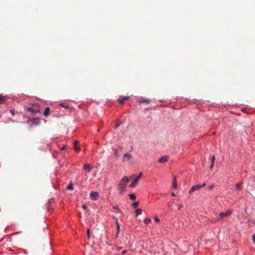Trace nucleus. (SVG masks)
Segmentation results:
<instances>
[{
  "label": "nucleus",
  "mask_w": 255,
  "mask_h": 255,
  "mask_svg": "<svg viewBox=\"0 0 255 255\" xmlns=\"http://www.w3.org/2000/svg\"><path fill=\"white\" fill-rule=\"evenodd\" d=\"M128 182V178L125 176L120 181L119 184L118 190L121 193L125 191L127 183Z\"/></svg>",
  "instance_id": "f257e3e1"
},
{
  "label": "nucleus",
  "mask_w": 255,
  "mask_h": 255,
  "mask_svg": "<svg viewBox=\"0 0 255 255\" xmlns=\"http://www.w3.org/2000/svg\"><path fill=\"white\" fill-rule=\"evenodd\" d=\"M142 175V172H140L138 175L132 181V183L129 185V187L130 188L135 187L137 185L138 181Z\"/></svg>",
  "instance_id": "f03ea898"
},
{
  "label": "nucleus",
  "mask_w": 255,
  "mask_h": 255,
  "mask_svg": "<svg viewBox=\"0 0 255 255\" xmlns=\"http://www.w3.org/2000/svg\"><path fill=\"white\" fill-rule=\"evenodd\" d=\"M206 186V183H204L201 185H196L193 186L189 191V193L191 194L195 191H197L200 190L202 187H205Z\"/></svg>",
  "instance_id": "7ed1b4c3"
},
{
  "label": "nucleus",
  "mask_w": 255,
  "mask_h": 255,
  "mask_svg": "<svg viewBox=\"0 0 255 255\" xmlns=\"http://www.w3.org/2000/svg\"><path fill=\"white\" fill-rule=\"evenodd\" d=\"M99 194L97 192L92 191L90 194V198L93 200H97L99 198Z\"/></svg>",
  "instance_id": "20e7f679"
},
{
  "label": "nucleus",
  "mask_w": 255,
  "mask_h": 255,
  "mask_svg": "<svg viewBox=\"0 0 255 255\" xmlns=\"http://www.w3.org/2000/svg\"><path fill=\"white\" fill-rule=\"evenodd\" d=\"M27 110L33 115H35V114L39 112V109L38 106H37L35 109H34L32 107H28L27 108Z\"/></svg>",
  "instance_id": "39448f33"
},
{
  "label": "nucleus",
  "mask_w": 255,
  "mask_h": 255,
  "mask_svg": "<svg viewBox=\"0 0 255 255\" xmlns=\"http://www.w3.org/2000/svg\"><path fill=\"white\" fill-rule=\"evenodd\" d=\"M131 157H132V156H131V155L130 154H129L128 153H126L124 154V155L123 161H130V160L131 159Z\"/></svg>",
  "instance_id": "423d86ee"
},
{
  "label": "nucleus",
  "mask_w": 255,
  "mask_h": 255,
  "mask_svg": "<svg viewBox=\"0 0 255 255\" xmlns=\"http://www.w3.org/2000/svg\"><path fill=\"white\" fill-rule=\"evenodd\" d=\"M168 160V157L167 155L163 156L158 159V162L160 163H165Z\"/></svg>",
  "instance_id": "0eeeda50"
},
{
  "label": "nucleus",
  "mask_w": 255,
  "mask_h": 255,
  "mask_svg": "<svg viewBox=\"0 0 255 255\" xmlns=\"http://www.w3.org/2000/svg\"><path fill=\"white\" fill-rule=\"evenodd\" d=\"M92 168H93V167L92 166H91L90 165H89L88 164H85V165L83 167V169L84 170H87L88 172H90L91 171Z\"/></svg>",
  "instance_id": "6e6552de"
},
{
  "label": "nucleus",
  "mask_w": 255,
  "mask_h": 255,
  "mask_svg": "<svg viewBox=\"0 0 255 255\" xmlns=\"http://www.w3.org/2000/svg\"><path fill=\"white\" fill-rule=\"evenodd\" d=\"M128 97L125 96V97H120V98L118 100V102L122 104L126 100H128Z\"/></svg>",
  "instance_id": "1a4fd4ad"
},
{
  "label": "nucleus",
  "mask_w": 255,
  "mask_h": 255,
  "mask_svg": "<svg viewBox=\"0 0 255 255\" xmlns=\"http://www.w3.org/2000/svg\"><path fill=\"white\" fill-rule=\"evenodd\" d=\"M50 109L48 107L45 108L44 112V115L45 117H47L49 115Z\"/></svg>",
  "instance_id": "9d476101"
},
{
  "label": "nucleus",
  "mask_w": 255,
  "mask_h": 255,
  "mask_svg": "<svg viewBox=\"0 0 255 255\" xmlns=\"http://www.w3.org/2000/svg\"><path fill=\"white\" fill-rule=\"evenodd\" d=\"M211 165L210 166V169H212V168L213 167L214 163V161H215V157L214 155H213L211 157Z\"/></svg>",
  "instance_id": "9b49d317"
},
{
  "label": "nucleus",
  "mask_w": 255,
  "mask_h": 255,
  "mask_svg": "<svg viewBox=\"0 0 255 255\" xmlns=\"http://www.w3.org/2000/svg\"><path fill=\"white\" fill-rule=\"evenodd\" d=\"M77 144H78V141H74V149L76 151H79L80 150V148L79 147H78Z\"/></svg>",
  "instance_id": "f8f14e48"
},
{
  "label": "nucleus",
  "mask_w": 255,
  "mask_h": 255,
  "mask_svg": "<svg viewBox=\"0 0 255 255\" xmlns=\"http://www.w3.org/2000/svg\"><path fill=\"white\" fill-rule=\"evenodd\" d=\"M232 213V210L231 209L228 210L225 213H224V217L230 215Z\"/></svg>",
  "instance_id": "ddd939ff"
},
{
  "label": "nucleus",
  "mask_w": 255,
  "mask_h": 255,
  "mask_svg": "<svg viewBox=\"0 0 255 255\" xmlns=\"http://www.w3.org/2000/svg\"><path fill=\"white\" fill-rule=\"evenodd\" d=\"M172 187L174 188V189H176L177 188L176 179L175 176H174V180L172 183Z\"/></svg>",
  "instance_id": "4468645a"
},
{
  "label": "nucleus",
  "mask_w": 255,
  "mask_h": 255,
  "mask_svg": "<svg viewBox=\"0 0 255 255\" xmlns=\"http://www.w3.org/2000/svg\"><path fill=\"white\" fill-rule=\"evenodd\" d=\"M32 122L36 125H38L40 123V121L39 119H34L32 120Z\"/></svg>",
  "instance_id": "2eb2a0df"
},
{
  "label": "nucleus",
  "mask_w": 255,
  "mask_h": 255,
  "mask_svg": "<svg viewBox=\"0 0 255 255\" xmlns=\"http://www.w3.org/2000/svg\"><path fill=\"white\" fill-rule=\"evenodd\" d=\"M129 199L131 200H135L136 199V196L134 194H130L129 195Z\"/></svg>",
  "instance_id": "dca6fc26"
},
{
  "label": "nucleus",
  "mask_w": 255,
  "mask_h": 255,
  "mask_svg": "<svg viewBox=\"0 0 255 255\" xmlns=\"http://www.w3.org/2000/svg\"><path fill=\"white\" fill-rule=\"evenodd\" d=\"M67 189L69 190H72L73 189V184L71 183H69L67 186Z\"/></svg>",
  "instance_id": "f3484780"
},
{
  "label": "nucleus",
  "mask_w": 255,
  "mask_h": 255,
  "mask_svg": "<svg viewBox=\"0 0 255 255\" xmlns=\"http://www.w3.org/2000/svg\"><path fill=\"white\" fill-rule=\"evenodd\" d=\"M143 222L145 224H148L151 222V220L149 218H147L144 219Z\"/></svg>",
  "instance_id": "a211bd4d"
},
{
  "label": "nucleus",
  "mask_w": 255,
  "mask_h": 255,
  "mask_svg": "<svg viewBox=\"0 0 255 255\" xmlns=\"http://www.w3.org/2000/svg\"><path fill=\"white\" fill-rule=\"evenodd\" d=\"M141 214V210L140 209H137L135 210V215L137 216Z\"/></svg>",
  "instance_id": "6ab92c4d"
},
{
  "label": "nucleus",
  "mask_w": 255,
  "mask_h": 255,
  "mask_svg": "<svg viewBox=\"0 0 255 255\" xmlns=\"http://www.w3.org/2000/svg\"><path fill=\"white\" fill-rule=\"evenodd\" d=\"M242 186V182H239L236 184V187L238 189L240 190Z\"/></svg>",
  "instance_id": "aec40b11"
},
{
  "label": "nucleus",
  "mask_w": 255,
  "mask_h": 255,
  "mask_svg": "<svg viewBox=\"0 0 255 255\" xmlns=\"http://www.w3.org/2000/svg\"><path fill=\"white\" fill-rule=\"evenodd\" d=\"M113 209L114 210L117 211L119 212H121V209H120V208L118 206H114L113 207Z\"/></svg>",
  "instance_id": "412c9836"
},
{
  "label": "nucleus",
  "mask_w": 255,
  "mask_h": 255,
  "mask_svg": "<svg viewBox=\"0 0 255 255\" xmlns=\"http://www.w3.org/2000/svg\"><path fill=\"white\" fill-rule=\"evenodd\" d=\"M117 234H116V237L117 238H118V235L119 234V232H120V225L119 226H117Z\"/></svg>",
  "instance_id": "4be33fe9"
},
{
  "label": "nucleus",
  "mask_w": 255,
  "mask_h": 255,
  "mask_svg": "<svg viewBox=\"0 0 255 255\" xmlns=\"http://www.w3.org/2000/svg\"><path fill=\"white\" fill-rule=\"evenodd\" d=\"M113 218L115 220V223H116V226L120 225L118 223L117 218H116L115 216H113Z\"/></svg>",
  "instance_id": "5701e85b"
},
{
  "label": "nucleus",
  "mask_w": 255,
  "mask_h": 255,
  "mask_svg": "<svg viewBox=\"0 0 255 255\" xmlns=\"http://www.w3.org/2000/svg\"><path fill=\"white\" fill-rule=\"evenodd\" d=\"M139 205V203L138 202H134L133 204H132V206L134 208H137Z\"/></svg>",
  "instance_id": "b1692460"
},
{
  "label": "nucleus",
  "mask_w": 255,
  "mask_h": 255,
  "mask_svg": "<svg viewBox=\"0 0 255 255\" xmlns=\"http://www.w3.org/2000/svg\"><path fill=\"white\" fill-rule=\"evenodd\" d=\"M87 232L88 238L89 239L90 237V229H87Z\"/></svg>",
  "instance_id": "393cba45"
},
{
  "label": "nucleus",
  "mask_w": 255,
  "mask_h": 255,
  "mask_svg": "<svg viewBox=\"0 0 255 255\" xmlns=\"http://www.w3.org/2000/svg\"><path fill=\"white\" fill-rule=\"evenodd\" d=\"M140 102H141V103L144 102V103L148 104V103H149V101L147 99H145L144 100L140 101Z\"/></svg>",
  "instance_id": "a878e982"
},
{
  "label": "nucleus",
  "mask_w": 255,
  "mask_h": 255,
  "mask_svg": "<svg viewBox=\"0 0 255 255\" xmlns=\"http://www.w3.org/2000/svg\"><path fill=\"white\" fill-rule=\"evenodd\" d=\"M154 220L155 222H159V221H160V220H159V218H157V217H155V218H154Z\"/></svg>",
  "instance_id": "bb28decb"
},
{
  "label": "nucleus",
  "mask_w": 255,
  "mask_h": 255,
  "mask_svg": "<svg viewBox=\"0 0 255 255\" xmlns=\"http://www.w3.org/2000/svg\"><path fill=\"white\" fill-rule=\"evenodd\" d=\"M10 112L12 116H14L15 115L14 111L13 110H11Z\"/></svg>",
  "instance_id": "cd10ccee"
},
{
  "label": "nucleus",
  "mask_w": 255,
  "mask_h": 255,
  "mask_svg": "<svg viewBox=\"0 0 255 255\" xmlns=\"http://www.w3.org/2000/svg\"><path fill=\"white\" fill-rule=\"evenodd\" d=\"M121 125V123H118L115 127V128H118Z\"/></svg>",
  "instance_id": "c85d7f7f"
},
{
  "label": "nucleus",
  "mask_w": 255,
  "mask_h": 255,
  "mask_svg": "<svg viewBox=\"0 0 255 255\" xmlns=\"http://www.w3.org/2000/svg\"><path fill=\"white\" fill-rule=\"evenodd\" d=\"M82 208L83 209L86 210L87 208V207L86 205L84 204L82 206Z\"/></svg>",
  "instance_id": "c756f323"
},
{
  "label": "nucleus",
  "mask_w": 255,
  "mask_h": 255,
  "mask_svg": "<svg viewBox=\"0 0 255 255\" xmlns=\"http://www.w3.org/2000/svg\"><path fill=\"white\" fill-rule=\"evenodd\" d=\"M122 249V247H118L117 248V250L118 251H120Z\"/></svg>",
  "instance_id": "7c9ffc66"
},
{
  "label": "nucleus",
  "mask_w": 255,
  "mask_h": 255,
  "mask_svg": "<svg viewBox=\"0 0 255 255\" xmlns=\"http://www.w3.org/2000/svg\"><path fill=\"white\" fill-rule=\"evenodd\" d=\"M253 240L254 241V243L255 244V235L253 236Z\"/></svg>",
  "instance_id": "2f4dec72"
},
{
  "label": "nucleus",
  "mask_w": 255,
  "mask_h": 255,
  "mask_svg": "<svg viewBox=\"0 0 255 255\" xmlns=\"http://www.w3.org/2000/svg\"><path fill=\"white\" fill-rule=\"evenodd\" d=\"M213 187H214V186H213V185H211V186H210L209 187V189L210 190H212V189L213 188Z\"/></svg>",
  "instance_id": "473e14b6"
},
{
  "label": "nucleus",
  "mask_w": 255,
  "mask_h": 255,
  "mask_svg": "<svg viewBox=\"0 0 255 255\" xmlns=\"http://www.w3.org/2000/svg\"><path fill=\"white\" fill-rule=\"evenodd\" d=\"M182 207V205L180 204L178 205V209L180 210Z\"/></svg>",
  "instance_id": "72a5a7b5"
},
{
  "label": "nucleus",
  "mask_w": 255,
  "mask_h": 255,
  "mask_svg": "<svg viewBox=\"0 0 255 255\" xmlns=\"http://www.w3.org/2000/svg\"><path fill=\"white\" fill-rule=\"evenodd\" d=\"M126 253H127V251L126 250H124L122 252V255H124V254H126Z\"/></svg>",
  "instance_id": "f704fd0d"
},
{
  "label": "nucleus",
  "mask_w": 255,
  "mask_h": 255,
  "mask_svg": "<svg viewBox=\"0 0 255 255\" xmlns=\"http://www.w3.org/2000/svg\"><path fill=\"white\" fill-rule=\"evenodd\" d=\"M171 195H172V196H173V197H175V196H176L175 194V193H171Z\"/></svg>",
  "instance_id": "c9c22d12"
},
{
  "label": "nucleus",
  "mask_w": 255,
  "mask_h": 255,
  "mask_svg": "<svg viewBox=\"0 0 255 255\" xmlns=\"http://www.w3.org/2000/svg\"><path fill=\"white\" fill-rule=\"evenodd\" d=\"M115 153L116 155V156H118V155H117L118 152H117V150H115Z\"/></svg>",
  "instance_id": "e433bc0d"
},
{
  "label": "nucleus",
  "mask_w": 255,
  "mask_h": 255,
  "mask_svg": "<svg viewBox=\"0 0 255 255\" xmlns=\"http://www.w3.org/2000/svg\"><path fill=\"white\" fill-rule=\"evenodd\" d=\"M220 216H221V217H222V216H223V212H221V213H220Z\"/></svg>",
  "instance_id": "4c0bfd02"
}]
</instances>
